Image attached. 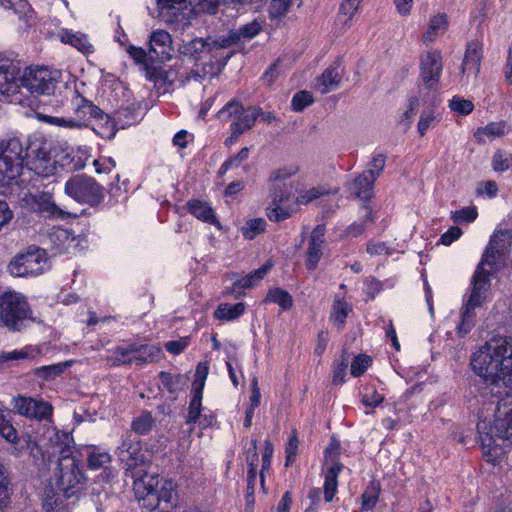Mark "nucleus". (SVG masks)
I'll list each match as a JSON object with an SVG mask.
<instances>
[{
    "instance_id": "obj_44",
    "label": "nucleus",
    "mask_w": 512,
    "mask_h": 512,
    "mask_svg": "<svg viewBox=\"0 0 512 512\" xmlns=\"http://www.w3.org/2000/svg\"><path fill=\"white\" fill-rule=\"evenodd\" d=\"M350 310L347 302L341 299H335L332 311H331V319L339 326L342 327L345 323V319L348 316V312Z\"/></svg>"
},
{
    "instance_id": "obj_41",
    "label": "nucleus",
    "mask_w": 512,
    "mask_h": 512,
    "mask_svg": "<svg viewBox=\"0 0 512 512\" xmlns=\"http://www.w3.org/2000/svg\"><path fill=\"white\" fill-rule=\"evenodd\" d=\"M62 40L85 54L92 53L94 50L93 45L88 40V37L81 33H68L62 38Z\"/></svg>"
},
{
    "instance_id": "obj_49",
    "label": "nucleus",
    "mask_w": 512,
    "mask_h": 512,
    "mask_svg": "<svg viewBox=\"0 0 512 512\" xmlns=\"http://www.w3.org/2000/svg\"><path fill=\"white\" fill-rule=\"evenodd\" d=\"M449 107L452 111L465 116L473 111L474 104L468 99H464L460 96H454L449 102Z\"/></svg>"
},
{
    "instance_id": "obj_60",
    "label": "nucleus",
    "mask_w": 512,
    "mask_h": 512,
    "mask_svg": "<svg viewBox=\"0 0 512 512\" xmlns=\"http://www.w3.org/2000/svg\"><path fill=\"white\" fill-rule=\"evenodd\" d=\"M291 0H272L269 6V14L272 18L282 17L288 11Z\"/></svg>"
},
{
    "instance_id": "obj_28",
    "label": "nucleus",
    "mask_w": 512,
    "mask_h": 512,
    "mask_svg": "<svg viewBox=\"0 0 512 512\" xmlns=\"http://www.w3.org/2000/svg\"><path fill=\"white\" fill-rule=\"evenodd\" d=\"M59 157L62 166H66L71 171L81 170L85 167L90 158V149L87 146H79L76 149H70Z\"/></svg>"
},
{
    "instance_id": "obj_64",
    "label": "nucleus",
    "mask_w": 512,
    "mask_h": 512,
    "mask_svg": "<svg viewBox=\"0 0 512 512\" xmlns=\"http://www.w3.org/2000/svg\"><path fill=\"white\" fill-rule=\"evenodd\" d=\"M324 194H326L325 191H323L320 188L314 187V188L309 189L305 193L301 194L300 196H298L295 200V203L296 204H308V203L312 202L313 200L321 197Z\"/></svg>"
},
{
    "instance_id": "obj_46",
    "label": "nucleus",
    "mask_w": 512,
    "mask_h": 512,
    "mask_svg": "<svg viewBox=\"0 0 512 512\" xmlns=\"http://www.w3.org/2000/svg\"><path fill=\"white\" fill-rule=\"evenodd\" d=\"M361 178H362V174L360 176H358L353 181V183L351 184V191L358 198H361L363 200H369L373 196V185H374V183H367L366 184L365 181H360V183H358V181L361 180Z\"/></svg>"
},
{
    "instance_id": "obj_2",
    "label": "nucleus",
    "mask_w": 512,
    "mask_h": 512,
    "mask_svg": "<svg viewBox=\"0 0 512 512\" xmlns=\"http://www.w3.org/2000/svg\"><path fill=\"white\" fill-rule=\"evenodd\" d=\"M72 442V437L66 432L53 430V435L49 437L50 453L58 456L57 485L66 499H79L84 489L85 478L72 457Z\"/></svg>"
},
{
    "instance_id": "obj_26",
    "label": "nucleus",
    "mask_w": 512,
    "mask_h": 512,
    "mask_svg": "<svg viewBox=\"0 0 512 512\" xmlns=\"http://www.w3.org/2000/svg\"><path fill=\"white\" fill-rule=\"evenodd\" d=\"M26 148H24L21 140L17 137H8L0 143V154L7 158L8 161L15 164L20 170L23 168Z\"/></svg>"
},
{
    "instance_id": "obj_13",
    "label": "nucleus",
    "mask_w": 512,
    "mask_h": 512,
    "mask_svg": "<svg viewBox=\"0 0 512 512\" xmlns=\"http://www.w3.org/2000/svg\"><path fill=\"white\" fill-rule=\"evenodd\" d=\"M72 105L74 110V118L76 122H79V128L82 129L88 126L90 119H96L104 121L106 128L109 130V134L98 132L102 136L110 138L114 136V125L108 115H106L98 106L94 105L91 101L84 98L78 93L77 90L72 91Z\"/></svg>"
},
{
    "instance_id": "obj_42",
    "label": "nucleus",
    "mask_w": 512,
    "mask_h": 512,
    "mask_svg": "<svg viewBox=\"0 0 512 512\" xmlns=\"http://www.w3.org/2000/svg\"><path fill=\"white\" fill-rule=\"evenodd\" d=\"M266 221L263 218H255L247 221L241 228V232L246 239L252 240L265 231Z\"/></svg>"
},
{
    "instance_id": "obj_21",
    "label": "nucleus",
    "mask_w": 512,
    "mask_h": 512,
    "mask_svg": "<svg viewBox=\"0 0 512 512\" xmlns=\"http://www.w3.org/2000/svg\"><path fill=\"white\" fill-rule=\"evenodd\" d=\"M343 68L340 61H335L332 65L324 70V72L316 77L313 82V88L321 94H327L336 90L341 82Z\"/></svg>"
},
{
    "instance_id": "obj_16",
    "label": "nucleus",
    "mask_w": 512,
    "mask_h": 512,
    "mask_svg": "<svg viewBox=\"0 0 512 512\" xmlns=\"http://www.w3.org/2000/svg\"><path fill=\"white\" fill-rule=\"evenodd\" d=\"M115 454L125 471L130 473L131 477H135L134 470L144 462L141 441L130 432H126Z\"/></svg>"
},
{
    "instance_id": "obj_48",
    "label": "nucleus",
    "mask_w": 512,
    "mask_h": 512,
    "mask_svg": "<svg viewBox=\"0 0 512 512\" xmlns=\"http://www.w3.org/2000/svg\"><path fill=\"white\" fill-rule=\"evenodd\" d=\"M437 121V117L435 115V111L432 108L425 109L421 112L417 130L420 136H424L429 128L433 126V124Z\"/></svg>"
},
{
    "instance_id": "obj_14",
    "label": "nucleus",
    "mask_w": 512,
    "mask_h": 512,
    "mask_svg": "<svg viewBox=\"0 0 512 512\" xmlns=\"http://www.w3.org/2000/svg\"><path fill=\"white\" fill-rule=\"evenodd\" d=\"M294 188L293 182L272 184L270 189L271 204L266 209V216L269 220L281 222L291 217L294 210L285 203L290 201Z\"/></svg>"
},
{
    "instance_id": "obj_12",
    "label": "nucleus",
    "mask_w": 512,
    "mask_h": 512,
    "mask_svg": "<svg viewBox=\"0 0 512 512\" xmlns=\"http://www.w3.org/2000/svg\"><path fill=\"white\" fill-rule=\"evenodd\" d=\"M60 72L47 67H30L21 77V84L31 93L50 95L54 92Z\"/></svg>"
},
{
    "instance_id": "obj_40",
    "label": "nucleus",
    "mask_w": 512,
    "mask_h": 512,
    "mask_svg": "<svg viewBox=\"0 0 512 512\" xmlns=\"http://www.w3.org/2000/svg\"><path fill=\"white\" fill-rule=\"evenodd\" d=\"M264 302L276 303L282 310H289L293 305L291 295L280 288H274L268 291Z\"/></svg>"
},
{
    "instance_id": "obj_6",
    "label": "nucleus",
    "mask_w": 512,
    "mask_h": 512,
    "mask_svg": "<svg viewBox=\"0 0 512 512\" xmlns=\"http://www.w3.org/2000/svg\"><path fill=\"white\" fill-rule=\"evenodd\" d=\"M32 318V311L26 297L15 291L0 295V325L12 331H20L26 320Z\"/></svg>"
},
{
    "instance_id": "obj_10",
    "label": "nucleus",
    "mask_w": 512,
    "mask_h": 512,
    "mask_svg": "<svg viewBox=\"0 0 512 512\" xmlns=\"http://www.w3.org/2000/svg\"><path fill=\"white\" fill-rule=\"evenodd\" d=\"M511 247L512 229L496 230L490 237L480 262L486 264L492 271H498L506 265Z\"/></svg>"
},
{
    "instance_id": "obj_3",
    "label": "nucleus",
    "mask_w": 512,
    "mask_h": 512,
    "mask_svg": "<svg viewBox=\"0 0 512 512\" xmlns=\"http://www.w3.org/2000/svg\"><path fill=\"white\" fill-rule=\"evenodd\" d=\"M477 430L482 446L491 449L495 438L512 443V395L489 402L478 412Z\"/></svg>"
},
{
    "instance_id": "obj_61",
    "label": "nucleus",
    "mask_w": 512,
    "mask_h": 512,
    "mask_svg": "<svg viewBox=\"0 0 512 512\" xmlns=\"http://www.w3.org/2000/svg\"><path fill=\"white\" fill-rule=\"evenodd\" d=\"M46 122L52 125L68 128V129H80L79 122H76L74 117L65 118V117H56V116H46Z\"/></svg>"
},
{
    "instance_id": "obj_56",
    "label": "nucleus",
    "mask_w": 512,
    "mask_h": 512,
    "mask_svg": "<svg viewBox=\"0 0 512 512\" xmlns=\"http://www.w3.org/2000/svg\"><path fill=\"white\" fill-rule=\"evenodd\" d=\"M313 103V97L308 91L297 92L291 101V106L294 111H302L305 107Z\"/></svg>"
},
{
    "instance_id": "obj_63",
    "label": "nucleus",
    "mask_w": 512,
    "mask_h": 512,
    "mask_svg": "<svg viewBox=\"0 0 512 512\" xmlns=\"http://www.w3.org/2000/svg\"><path fill=\"white\" fill-rule=\"evenodd\" d=\"M378 497H379L378 490L375 487L367 489L362 494V510H365V511L372 510L378 501Z\"/></svg>"
},
{
    "instance_id": "obj_43",
    "label": "nucleus",
    "mask_w": 512,
    "mask_h": 512,
    "mask_svg": "<svg viewBox=\"0 0 512 512\" xmlns=\"http://www.w3.org/2000/svg\"><path fill=\"white\" fill-rule=\"evenodd\" d=\"M110 461L111 457L107 452L100 451L96 448H93L87 454L88 466L93 470L105 467L108 463H110Z\"/></svg>"
},
{
    "instance_id": "obj_5",
    "label": "nucleus",
    "mask_w": 512,
    "mask_h": 512,
    "mask_svg": "<svg viewBox=\"0 0 512 512\" xmlns=\"http://www.w3.org/2000/svg\"><path fill=\"white\" fill-rule=\"evenodd\" d=\"M486 264L479 262L472 276V290L462 312V322L458 326L460 332H468L472 325L474 309L482 306L491 287V276L494 271L488 270Z\"/></svg>"
},
{
    "instance_id": "obj_52",
    "label": "nucleus",
    "mask_w": 512,
    "mask_h": 512,
    "mask_svg": "<svg viewBox=\"0 0 512 512\" xmlns=\"http://www.w3.org/2000/svg\"><path fill=\"white\" fill-rule=\"evenodd\" d=\"M511 162L512 154L498 150L493 156L492 167L496 172H504L509 169Z\"/></svg>"
},
{
    "instance_id": "obj_17",
    "label": "nucleus",
    "mask_w": 512,
    "mask_h": 512,
    "mask_svg": "<svg viewBox=\"0 0 512 512\" xmlns=\"http://www.w3.org/2000/svg\"><path fill=\"white\" fill-rule=\"evenodd\" d=\"M142 470L134 472L135 479L133 482V490L135 497L142 506L149 511H153L158 507V497L156 491L158 488L159 480L157 477L148 473L141 474Z\"/></svg>"
},
{
    "instance_id": "obj_62",
    "label": "nucleus",
    "mask_w": 512,
    "mask_h": 512,
    "mask_svg": "<svg viewBox=\"0 0 512 512\" xmlns=\"http://www.w3.org/2000/svg\"><path fill=\"white\" fill-rule=\"evenodd\" d=\"M384 396L374 389H366L362 395L361 402L367 407H376L384 401Z\"/></svg>"
},
{
    "instance_id": "obj_37",
    "label": "nucleus",
    "mask_w": 512,
    "mask_h": 512,
    "mask_svg": "<svg viewBox=\"0 0 512 512\" xmlns=\"http://www.w3.org/2000/svg\"><path fill=\"white\" fill-rule=\"evenodd\" d=\"M272 265L270 263H265L259 269L251 272L245 277L239 279L234 283V289L236 288H251L256 286L267 274Z\"/></svg>"
},
{
    "instance_id": "obj_7",
    "label": "nucleus",
    "mask_w": 512,
    "mask_h": 512,
    "mask_svg": "<svg viewBox=\"0 0 512 512\" xmlns=\"http://www.w3.org/2000/svg\"><path fill=\"white\" fill-rule=\"evenodd\" d=\"M49 269L46 251L36 246H30L16 255L8 265L10 274L15 277L38 276Z\"/></svg>"
},
{
    "instance_id": "obj_20",
    "label": "nucleus",
    "mask_w": 512,
    "mask_h": 512,
    "mask_svg": "<svg viewBox=\"0 0 512 512\" xmlns=\"http://www.w3.org/2000/svg\"><path fill=\"white\" fill-rule=\"evenodd\" d=\"M22 203L32 211L40 213L45 217L58 213V207L52 200V195L47 192L25 193Z\"/></svg>"
},
{
    "instance_id": "obj_59",
    "label": "nucleus",
    "mask_w": 512,
    "mask_h": 512,
    "mask_svg": "<svg viewBox=\"0 0 512 512\" xmlns=\"http://www.w3.org/2000/svg\"><path fill=\"white\" fill-rule=\"evenodd\" d=\"M273 445L269 440L265 441L264 451L262 454V469L260 473V483L262 488H264V472L268 470L271 466V459L273 455Z\"/></svg>"
},
{
    "instance_id": "obj_38",
    "label": "nucleus",
    "mask_w": 512,
    "mask_h": 512,
    "mask_svg": "<svg viewBox=\"0 0 512 512\" xmlns=\"http://www.w3.org/2000/svg\"><path fill=\"white\" fill-rule=\"evenodd\" d=\"M362 220L361 222L352 223L346 230V235L348 237H358L360 236L367 224H370L374 221L372 210L368 205H363L361 208Z\"/></svg>"
},
{
    "instance_id": "obj_25",
    "label": "nucleus",
    "mask_w": 512,
    "mask_h": 512,
    "mask_svg": "<svg viewBox=\"0 0 512 512\" xmlns=\"http://www.w3.org/2000/svg\"><path fill=\"white\" fill-rule=\"evenodd\" d=\"M325 227L318 225L311 233L307 253H306V266L309 270L316 269L322 255L323 246L325 243Z\"/></svg>"
},
{
    "instance_id": "obj_24",
    "label": "nucleus",
    "mask_w": 512,
    "mask_h": 512,
    "mask_svg": "<svg viewBox=\"0 0 512 512\" xmlns=\"http://www.w3.org/2000/svg\"><path fill=\"white\" fill-rule=\"evenodd\" d=\"M261 30V26L257 21H252L243 25L238 30H232L227 36L218 38L216 45L222 48H228L244 41L254 38Z\"/></svg>"
},
{
    "instance_id": "obj_35",
    "label": "nucleus",
    "mask_w": 512,
    "mask_h": 512,
    "mask_svg": "<svg viewBox=\"0 0 512 512\" xmlns=\"http://www.w3.org/2000/svg\"><path fill=\"white\" fill-rule=\"evenodd\" d=\"M386 163V157L382 154L375 155L368 165V169L362 173L361 181L367 183H374L380 176ZM360 183V180L358 181Z\"/></svg>"
},
{
    "instance_id": "obj_53",
    "label": "nucleus",
    "mask_w": 512,
    "mask_h": 512,
    "mask_svg": "<svg viewBox=\"0 0 512 512\" xmlns=\"http://www.w3.org/2000/svg\"><path fill=\"white\" fill-rule=\"evenodd\" d=\"M478 212L475 207H465L452 212L451 218L455 223H471L476 220Z\"/></svg>"
},
{
    "instance_id": "obj_32",
    "label": "nucleus",
    "mask_w": 512,
    "mask_h": 512,
    "mask_svg": "<svg viewBox=\"0 0 512 512\" xmlns=\"http://www.w3.org/2000/svg\"><path fill=\"white\" fill-rule=\"evenodd\" d=\"M189 212L197 219L208 224L219 225L213 209L205 202L194 200L187 204Z\"/></svg>"
},
{
    "instance_id": "obj_8",
    "label": "nucleus",
    "mask_w": 512,
    "mask_h": 512,
    "mask_svg": "<svg viewBox=\"0 0 512 512\" xmlns=\"http://www.w3.org/2000/svg\"><path fill=\"white\" fill-rule=\"evenodd\" d=\"M260 114L261 108L256 106L245 108L239 101L233 99L218 111L217 117L221 122H230V130H234L235 135H242L252 129Z\"/></svg>"
},
{
    "instance_id": "obj_4",
    "label": "nucleus",
    "mask_w": 512,
    "mask_h": 512,
    "mask_svg": "<svg viewBox=\"0 0 512 512\" xmlns=\"http://www.w3.org/2000/svg\"><path fill=\"white\" fill-rule=\"evenodd\" d=\"M161 16L175 30L185 31L193 15L200 12L214 13L218 0H157Z\"/></svg>"
},
{
    "instance_id": "obj_34",
    "label": "nucleus",
    "mask_w": 512,
    "mask_h": 512,
    "mask_svg": "<svg viewBox=\"0 0 512 512\" xmlns=\"http://www.w3.org/2000/svg\"><path fill=\"white\" fill-rule=\"evenodd\" d=\"M245 311V304L242 302L236 304L221 303L214 312V316L219 320L231 321L239 318Z\"/></svg>"
},
{
    "instance_id": "obj_19",
    "label": "nucleus",
    "mask_w": 512,
    "mask_h": 512,
    "mask_svg": "<svg viewBox=\"0 0 512 512\" xmlns=\"http://www.w3.org/2000/svg\"><path fill=\"white\" fill-rule=\"evenodd\" d=\"M20 67L10 59L0 58V93L9 95L15 93L19 87Z\"/></svg>"
},
{
    "instance_id": "obj_57",
    "label": "nucleus",
    "mask_w": 512,
    "mask_h": 512,
    "mask_svg": "<svg viewBox=\"0 0 512 512\" xmlns=\"http://www.w3.org/2000/svg\"><path fill=\"white\" fill-rule=\"evenodd\" d=\"M66 366V363H57L53 365L42 366L37 369V375L45 378L46 380L53 379L54 377L63 373Z\"/></svg>"
},
{
    "instance_id": "obj_31",
    "label": "nucleus",
    "mask_w": 512,
    "mask_h": 512,
    "mask_svg": "<svg viewBox=\"0 0 512 512\" xmlns=\"http://www.w3.org/2000/svg\"><path fill=\"white\" fill-rule=\"evenodd\" d=\"M159 378L163 387L171 394L184 390L189 381V377L185 374H171L166 371H161Z\"/></svg>"
},
{
    "instance_id": "obj_36",
    "label": "nucleus",
    "mask_w": 512,
    "mask_h": 512,
    "mask_svg": "<svg viewBox=\"0 0 512 512\" xmlns=\"http://www.w3.org/2000/svg\"><path fill=\"white\" fill-rule=\"evenodd\" d=\"M155 419L150 412H142L139 416L135 417L131 422V434L134 432L136 435H147L154 427Z\"/></svg>"
},
{
    "instance_id": "obj_50",
    "label": "nucleus",
    "mask_w": 512,
    "mask_h": 512,
    "mask_svg": "<svg viewBox=\"0 0 512 512\" xmlns=\"http://www.w3.org/2000/svg\"><path fill=\"white\" fill-rule=\"evenodd\" d=\"M192 394H193V396L189 403V408H188V416H187L188 424L196 423V421L199 419L200 414H201L202 394L203 393L192 392Z\"/></svg>"
},
{
    "instance_id": "obj_58",
    "label": "nucleus",
    "mask_w": 512,
    "mask_h": 512,
    "mask_svg": "<svg viewBox=\"0 0 512 512\" xmlns=\"http://www.w3.org/2000/svg\"><path fill=\"white\" fill-rule=\"evenodd\" d=\"M366 251L371 256H389L392 253L391 248L385 242L374 240L367 243Z\"/></svg>"
},
{
    "instance_id": "obj_29",
    "label": "nucleus",
    "mask_w": 512,
    "mask_h": 512,
    "mask_svg": "<svg viewBox=\"0 0 512 512\" xmlns=\"http://www.w3.org/2000/svg\"><path fill=\"white\" fill-rule=\"evenodd\" d=\"M448 29V20L446 14H437L433 16L428 24L426 31L422 35L424 44L433 43L439 36L443 35Z\"/></svg>"
},
{
    "instance_id": "obj_47",
    "label": "nucleus",
    "mask_w": 512,
    "mask_h": 512,
    "mask_svg": "<svg viewBox=\"0 0 512 512\" xmlns=\"http://www.w3.org/2000/svg\"><path fill=\"white\" fill-rule=\"evenodd\" d=\"M209 367L206 362H200L196 366L195 379L192 384V392L203 393L208 376Z\"/></svg>"
},
{
    "instance_id": "obj_45",
    "label": "nucleus",
    "mask_w": 512,
    "mask_h": 512,
    "mask_svg": "<svg viewBox=\"0 0 512 512\" xmlns=\"http://www.w3.org/2000/svg\"><path fill=\"white\" fill-rule=\"evenodd\" d=\"M10 496V481L5 473L4 466L0 463V510L8 506Z\"/></svg>"
},
{
    "instance_id": "obj_39",
    "label": "nucleus",
    "mask_w": 512,
    "mask_h": 512,
    "mask_svg": "<svg viewBox=\"0 0 512 512\" xmlns=\"http://www.w3.org/2000/svg\"><path fill=\"white\" fill-rule=\"evenodd\" d=\"M505 134V123L504 122H492L485 127L478 128L475 132V137L479 142H484L485 137L494 139L501 137Z\"/></svg>"
},
{
    "instance_id": "obj_55",
    "label": "nucleus",
    "mask_w": 512,
    "mask_h": 512,
    "mask_svg": "<svg viewBox=\"0 0 512 512\" xmlns=\"http://www.w3.org/2000/svg\"><path fill=\"white\" fill-rule=\"evenodd\" d=\"M372 359L364 354H360L353 360L351 364V374L354 377L361 376L371 365Z\"/></svg>"
},
{
    "instance_id": "obj_23",
    "label": "nucleus",
    "mask_w": 512,
    "mask_h": 512,
    "mask_svg": "<svg viewBox=\"0 0 512 512\" xmlns=\"http://www.w3.org/2000/svg\"><path fill=\"white\" fill-rule=\"evenodd\" d=\"M482 57V44L477 40L469 41L460 67L463 77L470 74L477 77L480 72Z\"/></svg>"
},
{
    "instance_id": "obj_15",
    "label": "nucleus",
    "mask_w": 512,
    "mask_h": 512,
    "mask_svg": "<svg viewBox=\"0 0 512 512\" xmlns=\"http://www.w3.org/2000/svg\"><path fill=\"white\" fill-rule=\"evenodd\" d=\"M12 411L31 420H50L53 414V406L41 399L17 395L11 399Z\"/></svg>"
},
{
    "instance_id": "obj_9",
    "label": "nucleus",
    "mask_w": 512,
    "mask_h": 512,
    "mask_svg": "<svg viewBox=\"0 0 512 512\" xmlns=\"http://www.w3.org/2000/svg\"><path fill=\"white\" fill-rule=\"evenodd\" d=\"M52 144L46 140L33 139L26 147V166L40 177H49L56 171L57 161L51 156Z\"/></svg>"
},
{
    "instance_id": "obj_11",
    "label": "nucleus",
    "mask_w": 512,
    "mask_h": 512,
    "mask_svg": "<svg viewBox=\"0 0 512 512\" xmlns=\"http://www.w3.org/2000/svg\"><path fill=\"white\" fill-rule=\"evenodd\" d=\"M103 187L94 178L85 175H74L64 187L65 193L81 204L96 206L104 198Z\"/></svg>"
},
{
    "instance_id": "obj_22",
    "label": "nucleus",
    "mask_w": 512,
    "mask_h": 512,
    "mask_svg": "<svg viewBox=\"0 0 512 512\" xmlns=\"http://www.w3.org/2000/svg\"><path fill=\"white\" fill-rule=\"evenodd\" d=\"M172 37L166 30H155L150 35L149 53L161 62L169 61L172 56Z\"/></svg>"
},
{
    "instance_id": "obj_54",
    "label": "nucleus",
    "mask_w": 512,
    "mask_h": 512,
    "mask_svg": "<svg viewBox=\"0 0 512 512\" xmlns=\"http://www.w3.org/2000/svg\"><path fill=\"white\" fill-rule=\"evenodd\" d=\"M361 2L362 0H343V2L340 5L339 15L347 17V19L344 21L345 25L348 24V22L358 11Z\"/></svg>"
},
{
    "instance_id": "obj_18",
    "label": "nucleus",
    "mask_w": 512,
    "mask_h": 512,
    "mask_svg": "<svg viewBox=\"0 0 512 512\" xmlns=\"http://www.w3.org/2000/svg\"><path fill=\"white\" fill-rule=\"evenodd\" d=\"M442 70V54L439 50H428L420 55V78L427 88L431 89L437 85Z\"/></svg>"
},
{
    "instance_id": "obj_1",
    "label": "nucleus",
    "mask_w": 512,
    "mask_h": 512,
    "mask_svg": "<svg viewBox=\"0 0 512 512\" xmlns=\"http://www.w3.org/2000/svg\"><path fill=\"white\" fill-rule=\"evenodd\" d=\"M474 372L489 385L488 393L497 395L501 385L512 384V337L494 336L476 351L471 358Z\"/></svg>"
},
{
    "instance_id": "obj_51",
    "label": "nucleus",
    "mask_w": 512,
    "mask_h": 512,
    "mask_svg": "<svg viewBox=\"0 0 512 512\" xmlns=\"http://www.w3.org/2000/svg\"><path fill=\"white\" fill-rule=\"evenodd\" d=\"M20 173L21 170L18 169L15 164L13 165V161H8L7 158L0 154V182L5 179H14L19 176Z\"/></svg>"
},
{
    "instance_id": "obj_27",
    "label": "nucleus",
    "mask_w": 512,
    "mask_h": 512,
    "mask_svg": "<svg viewBox=\"0 0 512 512\" xmlns=\"http://www.w3.org/2000/svg\"><path fill=\"white\" fill-rule=\"evenodd\" d=\"M216 42H218V39L207 38L203 40L197 37L188 41L182 39V44L179 46L178 50L184 56L199 58L200 54L205 50L211 52L217 49H223L219 45H216Z\"/></svg>"
},
{
    "instance_id": "obj_30",
    "label": "nucleus",
    "mask_w": 512,
    "mask_h": 512,
    "mask_svg": "<svg viewBox=\"0 0 512 512\" xmlns=\"http://www.w3.org/2000/svg\"><path fill=\"white\" fill-rule=\"evenodd\" d=\"M107 360L114 366L136 363L134 343L116 347Z\"/></svg>"
},
{
    "instance_id": "obj_33",
    "label": "nucleus",
    "mask_w": 512,
    "mask_h": 512,
    "mask_svg": "<svg viewBox=\"0 0 512 512\" xmlns=\"http://www.w3.org/2000/svg\"><path fill=\"white\" fill-rule=\"evenodd\" d=\"M136 364L150 363L161 358V349L155 345L134 343Z\"/></svg>"
}]
</instances>
